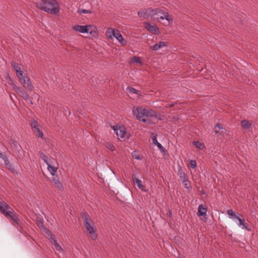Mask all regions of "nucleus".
Returning <instances> with one entry per match:
<instances>
[{
  "label": "nucleus",
  "mask_w": 258,
  "mask_h": 258,
  "mask_svg": "<svg viewBox=\"0 0 258 258\" xmlns=\"http://www.w3.org/2000/svg\"><path fill=\"white\" fill-rule=\"evenodd\" d=\"M178 174L179 175L181 181L187 178L185 173L181 167L178 169Z\"/></svg>",
  "instance_id": "nucleus-24"
},
{
  "label": "nucleus",
  "mask_w": 258,
  "mask_h": 258,
  "mask_svg": "<svg viewBox=\"0 0 258 258\" xmlns=\"http://www.w3.org/2000/svg\"><path fill=\"white\" fill-rule=\"evenodd\" d=\"M93 26L92 25H85V26H81L79 25H76L74 26L72 28L73 30L82 33H90L92 34L93 33Z\"/></svg>",
  "instance_id": "nucleus-8"
},
{
  "label": "nucleus",
  "mask_w": 258,
  "mask_h": 258,
  "mask_svg": "<svg viewBox=\"0 0 258 258\" xmlns=\"http://www.w3.org/2000/svg\"><path fill=\"white\" fill-rule=\"evenodd\" d=\"M168 45V43L166 41H160L159 42L155 44L153 46L151 47V48L154 50L157 51L159 50L161 48L165 47L167 46Z\"/></svg>",
  "instance_id": "nucleus-14"
},
{
  "label": "nucleus",
  "mask_w": 258,
  "mask_h": 258,
  "mask_svg": "<svg viewBox=\"0 0 258 258\" xmlns=\"http://www.w3.org/2000/svg\"><path fill=\"white\" fill-rule=\"evenodd\" d=\"M114 131L119 140L125 141L129 139V135L126 133L125 128L124 126H119L118 128H115Z\"/></svg>",
  "instance_id": "nucleus-9"
},
{
  "label": "nucleus",
  "mask_w": 258,
  "mask_h": 258,
  "mask_svg": "<svg viewBox=\"0 0 258 258\" xmlns=\"http://www.w3.org/2000/svg\"><path fill=\"white\" fill-rule=\"evenodd\" d=\"M156 136H157V135L156 134H154V133H152V134L151 138H152V140L153 143V144L156 145L158 147V148L161 151H164V148L163 147L162 145L160 143H159L158 142V141L157 140Z\"/></svg>",
  "instance_id": "nucleus-17"
},
{
  "label": "nucleus",
  "mask_w": 258,
  "mask_h": 258,
  "mask_svg": "<svg viewBox=\"0 0 258 258\" xmlns=\"http://www.w3.org/2000/svg\"><path fill=\"white\" fill-rule=\"evenodd\" d=\"M215 133L216 134L220 133V131H218L216 128H218L219 129H223L222 126L220 123H217L216 126H215Z\"/></svg>",
  "instance_id": "nucleus-38"
},
{
  "label": "nucleus",
  "mask_w": 258,
  "mask_h": 258,
  "mask_svg": "<svg viewBox=\"0 0 258 258\" xmlns=\"http://www.w3.org/2000/svg\"><path fill=\"white\" fill-rule=\"evenodd\" d=\"M32 97L33 99H35L37 102L39 100V95L37 93H34L32 96Z\"/></svg>",
  "instance_id": "nucleus-40"
},
{
  "label": "nucleus",
  "mask_w": 258,
  "mask_h": 258,
  "mask_svg": "<svg viewBox=\"0 0 258 258\" xmlns=\"http://www.w3.org/2000/svg\"><path fill=\"white\" fill-rule=\"evenodd\" d=\"M104 145L107 149L110 150L111 151H113L115 150V147L112 143L110 142H106Z\"/></svg>",
  "instance_id": "nucleus-29"
},
{
  "label": "nucleus",
  "mask_w": 258,
  "mask_h": 258,
  "mask_svg": "<svg viewBox=\"0 0 258 258\" xmlns=\"http://www.w3.org/2000/svg\"><path fill=\"white\" fill-rule=\"evenodd\" d=\"M36 5L38 9L53 15L58 14L60 10V5L56 0H40Z\"/></svg>",
  "instance_id": "nucleus-1"
},
{
  "label": "nucleus",
  "mask_w": 258,
  "mask_h": 258,
  "mask_svg": "<svg viewBox=\"0 0 258 258\" xmlns=\"http://www.w3.org/2000/svg\"><path fill=\"white\" fill-rule=\"evenodd\" d=\"M0 212L6 217H11L12 220L16 223H18L20 220L18 215L15 213L13 209L4 202L0 201Z\"/></svg>",
  "instance_id": "nucleus-3"
},
{
  "label": "nucleus",
  "mask_w": 258,
  "mask_h": 258,
  "mask_svg": "<svg viewBox=\"0 0 258 258\" xmlns=\"http://www.w3.org/2000/svg\"><path fill=\"white\" fill-rule=\"evenodd\" d=\"M227 213L229 218L233 220H235V219L238 220L239 223H237V225L239 227L242 229H245L248 231L251 230L248 227V224L245 222V220L240 218V215L239 213L234 212L232 210H228L227 211Z\"/></svg>",
  "instance_id": "nucleus-5"
},
{
  "label": "nucleus",
  "mask_w": 258,
  "mask_h": 258,
  "mask_svg": "<svg viewBox=\"0 0 258 258\" xmlns=\"http://www.w3.org/2000/svg\"><path fill=\"white\" fill-rule=\"evenodd\" d=\"M114 37H115L122 45H125L127 44L126 41L123 38L122 35L117 29H116Z\"/></svg>",
  "instance_id": "nucleus-16"
},
{
  "label": "nucleus",
  "mask_w": 258,
  "mask_h": 258,
  "mask_svg": "<svg viewBox=\"0 0 258 258\" xmlns=\"http://www.w3.org/2000/svg\"><path fill=\"white\" fill-rule=\"evenodd\" d=\"M82 219L83 220L84 226L86 230L90 234L91 238L93 240H95L97 237V235L94 229L93 221L90 218L88 214L86 213H83L82 215Z\"/></svg>",
  "instance_id": "nucleus-4"
},
{
  "label": "nucleus",
  "mask_w": 258,
  "mask_h": 258,
  "mask_svg": "<svg viewBox=\"0 0 258 258\" xmlns=\"http://www.w3.org/2000/svg\"><path fill=\"white\" fill-rule=\"evenodd\" d=\"M43 229H44L46 234L49 236V238H50V241L52 240V239H53V237H55L54 235L46 227H44Z\"/></svg>",
  "instance_id": "nucleus-28"
},
{
  "label": "nucleus",
  "mask_w": 258,
  "mask_h": 258,
  "mask_svg": "<svg viewBox=\"0 0 258 258\" xmlns=\"http://www.w3.org/2000/svg\"><path fill=\"white\" fill-rule=\"evenodd\" d=\"M202 193L203 194H205V191L204 190H202Z\"/></svg>",
  "instance_id": "nucleus-43"
},
{
  "label": "nucleus",
  "mask_w": 258,
  "mask_h": 258,
  "mask_svg": "<svg viewBox=\"0 0 258 258\" xmlns=\"http://www.w3.org/2000/svg\"><path fill=\"white\" fill-rule=\"evenodd\" d=\"M6 166L13 173L16 172V169L15 166L10 162L9 160L6 158L4 160Z\"/></svg>",
  "instance_id": "nucleus-23"
},
{
  "label": "nucleus",
  "mask_w": 258,
  "mask_h": 258,
  "mask_svg": "<svg viewBox=\"0 0 258 258\" xmlns=\"http://www.w3.org/2000/svg\"><path fill=\"white\" fill-rule=\"evenodd\" d=\"M133 61L136 63H139L140 64H142L141 59L139 57H134L133 58Z\"/></svg>",
  "instance_id": "nucleus-39"
},
{
  "label": "nucleus",
  "mask_w": 258,
  "mask_h": 258,
  "mask_svg": "<svg viewBox=\"0 0 258 258\" xmlns=\"http://www.w3.org/2000/svg\"><path fill=\"white\" fill-rule=\"evenodd\" d=\"M133 157L135 159L141 160L142 158L136 152V151H133L132 153Z\"/></svg>",
  "instance_id": "nucleus-37"
},
{
  "label": "nucleus",
  "mask_w": 258,
  "mask_h": 258,
  "mask_svg": "<svg viewBox=\"0 0 258 258\" xmlns=\"http://www.w3.org/2000/svg\"><path fill=\"white\" fill-rule=\"evenodd\" d=\"M194 145L196 147V148H197L201 150H203L205 148V146L199 141L195 142Z\"/></svg>",
  "instance_id": "nucleus-31"
},
{
  "label": "nucleus",
  "mask_w": 258,
  "mask_h": 258,
  "mask_svg": "<svg viewBox=\"0 0 258 258\" xmlns=\"http://www.w3.org/2000/svg\"><path fill=\"white\" fill-rule=\"evenodd\" d=\"M152 18L154 20H157L158 21L166 19L169 22L172 21V19L169 17L168 13L165 12L162 9H154Z\"/></svg>",
  "instance_id": "nucleus-6"
},
{
  "label": "nucleus",
  "mask_w": 258,
  "mask_h": 258,
  "mask_svg": "<svg viewBox=\"0 0 258 258\" xmlns=\"http://www.w3.org/2000/svg\"><path fill=\"white\" fill-rule=\"evenodd\" d=\"M52 181L54 183L56 187L60 190L63 189L62 184L60 182L57 177H54L52 178Z\"/></svg>",
  "instance_id": "nucleus-19"
},
{
  "label": "nucleus",
  "mask_w": 258,
  "mask_h": 258,
  "mask_svg": "<svg viewBox=\"0 0 258 258\" xmlns=\"http://www.w3.org/2000/svg\"><path fill=\"white\" fill-rule=\"evenodd\" d=\"M182 182L184 184V186L186 188H191L190 182H189L187 178L185 179V180L182 181Z\"/></svg>",
  "instance_id": "nucleus-34"
},
{
  "label": "nucleus",
  "mask_w": 258,
  "mask_h": 258,
  "mask_svg": "<svg viewBox=\"0 0 258 258\" xmlns=\"http://www.w3.org/2000/svg\"><path fill=\"white\" fill-rule=\"evenodd\" d=\"M242 127L245 130H248L251 128V124L247 120H243L241 121Z\"/></svg>",
  "instance_id": "nucleus-22"
},
{
  "label": "nucleus",
  "mask_w": 258,
  "mask_h": 258,
  "mask_svg": "<svg viewBox=\"0 0 258 258\" xmlns=\"http://www.w3.org/2000/svg\"><path fill=\"white\" fill-rule=\"evenodd\" d=\"M197 162L195 160H190L188 164V166L191 169H194L196 167Z\"/></svg>",
  "instance_id": "nucleus-33"
},
{
  "label": "nucleus",
  "mask_w": 258,
  "mask_h": 258,
  "mask_svg": "<svg viewBox=\"0 0 258 258\" xmlns=\"http://www.w3.org/2000/svg\"><path fill=\"white\" fill-rule=\"evenodd\" d=\"M51 163H49L47 165V169L50 172V174L52 175H54L56 172L58 167L51 165Z\"/></svg>",
  "instance_id": "nucleus-20"
},
{
  "label": "nucleus",
  "mask_w": 258,
  "mask_h": 258,
  "mask_svg": "<svg viewBox=\"0 0 258 258\" xmlns=\"http://www.w3.org/2000/svg\"><path fill=\"white\" fill-rule=\"evenodd\" d=\"M13 90L20 95V96L22 97L25 101L29 100V95L24 89L17 86L15 87Z\"/></svg>",
  "instance_id": "nucleus-11"
},
{
  "label": "nucleus",
  "mask_w": 258,
  "mask_h": 258,
  "mask_svg": "<svg viewBox=\"0 0 258 258\" xmlns=\"http://www.w3.org/2000/svg\"><path fill=\"white\" fill-rule=\"evenodd\" d=\"M133 180L134 182H135L139 188H140V189H141L143 191H145V186L143 185V184L142 183V181L140 179L137 178L136 177H133Z\"/></svg>",
  "instance_id": "nucleus-21"
},
{
  "label": "nucleus",
  "mask_w": 258,
  "mask_h": 258,
  "mask_svg": "<svg viewBox=\"0 0 258 258\" xmlns=\"http://www.w3.org/2000/svg\"><path fill=\"white\" fill-rule=\"evenodd\" d=\"M154 9L151 8H149L147 9H145L141 10L138 12V15L140 17L143 18H148L151 17L152 18V15H153Z\"/></svg>",
  "instance_id": "nucleus-10"
},
{
  "label": "nucleus",
  "mask_w": 258,
  "mask_h": 258,
  "mask_svg": "<svg viewBox=\"0 0 258 258\" xmlns=\"http://www.w3.org/2000/svg\"><path fill=\"white\" fill-rule=\"evenodd\" d=\"M133 114L138 120L144 122H148L149 121V118L155 115V112L151 109L138 107L133 109Z\"/></svg>",
  "instance_id": "nucleus-2"
},
{
  "label": "nucleus",
  "mask_w": 258,
  "mask_h": 258,
  "mask_svg": "<svg viewBox=\"0 0 258 258\" xmlns=\"http://www.w3.org/2000/svg\"><path fill=\"white\" fill-rule=\"evenodd\" d=\"M78 12L80 14L92 13V11L91 10L82 9H79L78 10Z\"/></svg>",
  "instance_id": "nucleus-32"
},
{
  "label": "nucleus",
  "mask_w": 258,
  "mask_h": 258,
  "mask_svg": "<svg viewBox=\"0 0 258 258\" xmlns=\"http://www.w3.org/2000/svg\"><path fill=\"white\" fill-rule=\"evenodd\" d=\"M19 80L21 81L23 87L29 91H32L34 89V86L31 83L30 78L28 76L24 74L21 76L18 77Z\"/></svg>",
  "instance_id": "nucleus-7"
},
{
  "label": "nucleus",
  "mask_w": 258,
  "mask_h": 258,
  "mask_svg": "<svg viewBox=\"0 0 258 258\" xmlns=\"http://www.w3.org/2000/svg\"><path fill=\"white\" fill-rule=\"evenodd\" d=\"M37 224L39 227H42L43 229L44 228V227H45L43 222L41 221H37Z\"/></svg>",
  "instance_id": "nucleus-41"
},
{
  "label": "nucleus",
  "mask_w": 258,
  "mask_h": 258,
  "mask_svg": "<svg viewBox=\"0 0 258 258\" xmlns=\"http://www.w3.org/2000/svg\"><path fill=\"white\" fill-rule=\"evenodd\" d=\"M33 131L36 136L41 139L43 138V134L42 132L40 130L39 127L36 129H33Z\"/></svg>",
  "instance_id": "nucleus-27"
},
{
  "label": "nucleus",
  "mask_w": 258,
  "mask_h": 258,
  "mask_svg": "<svg viewBox=\"0 0 258 258\" xmlns=\"http://www.w3.org/2000/svg\"><path fill=\"white\" fill-rule=\"evenodd\" d=\"M207 208L204 205H200L198 207V210L197 213L198 216H205L207 215Z\"/></svg>",
  "instance_id": "nucleus-15"
},
{
  "label": "nucleus",
  "mask_w": 258,
  "mask_h": 258,
  "mask_svg": "<svg viewBox=\"0 0 258 258\" xmlns=\"http://www.w3.org/2000/svg\"><path fill=\"white\" fill-rule=\"evenodd\" d=\"M39 155L40 158L42 159L46 163V164H48L49 163H50L48 161L47 156L46 155H45L43 153L40 152H39Z\"/></svg>",
  "instance_id": "nucleus-30"
},
{
  "label": "nucleus",
  "mask_w": 258,
  "mask_h": 258,
  "mask_svg": "<svg viewBox=\"0 0 258 258\" xmlns=\"http://www.w3.org/2000/svg\"><path fill=\"white\" fill-rule=\"evenodd\" d=\"M31 126L33 130V129H36V128L39 127L38 123L37 121L35 120H33L31 121Z\"/></svg>",
  "instance_id": "nucleus-35"
},
{
  "label": "nucleus",
  "mask_w": 258,
  "mask_h": 258,
  "mask_svg": "<svg viewBox=\"0 0 258 258\" xmlns=\"http://www.w3.org/2000/svg\"><path fill=\"white\" fill-rule=\"evenodd\" d=\"M177 258H180V257H178Z\"/></svg>",
  "instance_id": "nucleus-44"
},
{
  "label": "nucleus",
  "mask_w": 258,
  "mask_h": 258,
  "mask_svg": "<svg viewBox=\"0 0 258 258\" xmlns=\"http://www.w3.org/2000/svg\"><path fill=\"white\" fill-rule=\"evenodd\" d=\"M53 238L52 240L51 241V243L54 245L55 248L57 250L62 251V249L61 246L57 242L55 237H53Z\"/></svg>",
  "instance_id": "nucleus-25"
},
{
  "label": "nucleus",
  "mask_w": 258,
  "mask_h": 258,
  "mask_svg": "<svg viewBox=\"0 0 258 258\" xmlns=\"http://www.w3.org/2000/svg\"><path fill=\"white\" fill-rule=\"evenodd\" d=\"M126 90L128 92L132 94H137L138 92L136 89L132 87H127Z\"/></svg>",
  "instance_id": "nucleus-36"
},
{
  "label": "nucleus",
  "mask_w": 258,
  "mask_h": 258,
  "mask_svg": "<svg viewBox=\"0 0 258 258\" xmlns=\"http://www.w3.org/2000/svg\"><path fill=\"white\" fill-rule=\"evenodd\" d=\"M11 66L14 70L16 72V75L17 77H20L22 75L24 74L23 72L22 71L21 67L19 63L17 62L13 61L11 63Z\"/></svg>",
  "instance_id": "nucleus-12"
},
{
  "label": "nucleus",
  "mask_w": 258,
  "mask_h": 258,
  "mask_svg": "<svg viewBox=\"0 0 258 258\" xmlns=\"http://www.w3.org/2000/svg\"><path fill=\"white\" fill-rule=\"evenodd\" d=\"M6 79L8 80V83L11 86L13 90L17 86L9 75L6 77Z\"/></svg>",
  "instance_id": "nucleus-26"
},
{
  "label": "nucleus",
  "mask_w": 258,
  "mask_h": 258,
  "mask_svg": "<svg viewBox=\"0 0 258 258\" xmlns=\"http://www.w3.org/2000/svg\"><path fill=\"white\" fill-rule=\"evenodd\" d=\"M27 101L29 102L31 105H33L34 104L33 101L32 100H30V99L29 100H27Z\"/></svg>",
  "instance_id": "nucleus-42"
},
{
  "label": "nucleus",
  "mask_w": 258,
  "mask_h": 258,
  "mask_svg": "<svg viewBox=\"0 0 258 258\" xmlns=\"http://www.w3.org/2000/svg\"><path fill=\"white\" fill-rule=\"evenodd\" d=\"M145 28L149 31L153 32L154 34H158L159 32L158 28L157 26L151 23H146L145 24Z\"/></svg>",
  "instance_id": "nucleus-13"
},
{
  "label": "nucleus",
  "mask_w": 258,
  "mask_h": 258,
  "mask_svg": "<svg viewBox=\"0 0 258 258\" xmlns=\"http://www.w3.org/2000/svg\"><path fill=\"white\" fill-rule=\"evenodd\" d=\"M116 29L112 28H109L106 31V37L110 40H112L114 38V35L115 33Z\"/></svg>",
  "instance_id": "nucleus-18"
}]
</instances>
